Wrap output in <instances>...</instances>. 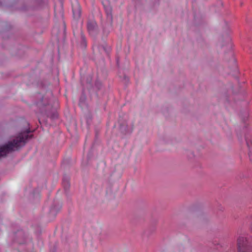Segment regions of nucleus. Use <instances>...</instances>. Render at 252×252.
<instances>
[{"mask_svg": "<svg viewBox=\"0 0 252 252\" xmlns=\"http://www.w3.org/2000/svg\"><path fill=\"white\" fill-rule=\"evenodd\" d=\"M32 131L28 128L21 132L11 140L0 146V158L5 157L8 154L20 150L32 138L33 135L30 134Z\"/></svg>", "mask_w": 252, "mask_h": 252, "instance_id": "nucleus-1", "label": "nucleus"}, {"mask_svg": "<svg viewBox=\"0 0 252 252\" xmlns=\"http://www.w3.org/2000/svg\"><path fill=\"white\" fill-rule=\"evenodd\" d=\"M54 108L49 103L48 100L46 98L41 97L40 100L36 103V105L39 109L41 113L46 115L52 119H55L58 118V115L56 111L58 107V103H55Z\"/></svg>", "mask_w": 252, "mask_h": 252, "instance_id": "nucleus-2", "label": "nucleus"}, {"mask_svg": "<svg viewBox=\"0 0 252 252\" xmlns=\"http://www.w3.org/2000/svg\"><path fill=\"white\" fill-rule=\"evenodd\" d=\"M238 252H252V246L247 238L239 237L237 239Z\"/></svg>", "mask_w": 252, "mask_h": 252, "instance_id": "nucleus-3", "label": "nucleus"}, {"mask_svg": "<svg viewBox=\"0 0 252 252\" xmlns=\"http://www.w3.org/2000/svg\"><path fill=\"white\" fill-rule=\"evenodd\" d=\"M104 9L107 16V21L108 23L107 26H105L103 30V34L107 36L110 33L112 29V25L113 22L112 9L110 5H104Z\"/></svg>", "mask_w": 252, "mask_h": 252, "instance_id": "nucleus-4", "label": "nucleus"}, {"mask_svg": "<svg viewBox=\"0 0 252 252\" xmlns=\"http://www.w3.org/2000/svg\"><path fill=\"white\" fill-rule=\"evenodd\" d=\"M87 30L89 33L94 35L96 34L98 32V26L95 21L89 20L87 22Z\"/></svg>", "mask_w": 252, "mask_h": 252, "instance_id": "nucleus-5", "label": "nucleus"}, {"mask_svg": "<svg viewBox=\"0 0 252 252\" xmlns=\"http://www.w3.org/2000/svg\"><path fill=\"white\" fill-rule=\"evenodd\" d=\"M120 129L123 133H129L131 132L133 129V125L125 120L122 123L120 124Z\"/></svg>", "mask_w": 252, "mask_h": 252, "instance_id": "nucleus-6", "label": "nucleus"}, {"mask_svg": "<svg viewBox=\"0 0 252 252\" xmlns=\"http://www.w3.org/2000/svg\"><path fill=\"white\" fill-rule=\"evenodd\" d=\"M15 237L16 239V241L18 243L20 244L25 243L26 241V236L24 232L23 231H18L15 234Z\"/></svg>", "mask_w": 252, "mask_h": 252, "instance_id": "nucleus-7", "label": "nucleus"}, {"mask_svg": "<svg viewBox=\"0 0 252 252\" xmlns=\"http://www.w3.org/2000/svg\"><path fill=\"white\" fill-rule=\"evenodd\" d=\"M63 185L65 191L66 192L68 190L70 187L69 178L64 175L63 179Z\"/></svg>", "mask_w": 252, "mask_h": 252, "instance_id": "nucleus-8", "label": "nucleus"}, {"mask_svg": "<svg viewBox=\"0 0 252 252\" xmlns=\"http://www.w3.org/2000/svg\"><path fill=\"white\" fill-rule=\"evenodd\" d=\"M98 49L101 54L105 53L108 55L110 51L109 47L107 46L106 44H103L99 45L97 47Z\"/></svg>", "mask_w": 252, "mask_h": 252, "instance_id": "nucleus-9", "label": "nucleus"}, {"mask_svg": "<svg viewBox=\"0 0 252 252\" xmlns=\"http://www.w3.org/2000/svg\"><path fill=\"white\" fill-rule=\"evenodd\" d=\"M72 11L74 18L76 19L79 18L81 16V10L78 3H77V6L76 8L73 7Z\"/></svg>", "mask_w": 252, "mask_h": 252, "instance_id": "nucleus-10", "label": "nucleus"}, {"mask_svg": "<svg viewBox=\"0 0 252 252\" xmlns=\"http://www.w3.org/2000/svg\"><path fill=\"white\" fill-rule=\"evenodd\" d=\"M61 206L59 204L54 205L50 209V213L52 216H56L57 213L61 209Z\"/></svg>", "mask_w": 252, "mask_h": 252, "instance_id": "nucleus-11", "label": "nucleus"}, {"mask_svg": "<svg viewBox=\"0 0 252 252\" xmlns=\"http://www.w3.org/2000/svg\"><path fill=\"white\" fill-rule=\"evenodd\" d=\"M246 143L247 146L249 149V155L251 160H252V149L251 148V144H252V142L251 139L247 136L245 137Z\"/></svg>", "mask_w": 252, "mask_h": 252, "instance_id": "nucleus-12", "label": "nucleus"}, {"mask_svg": "<svg viewBox=\"0 0 252 252\" xmlns=\"http://www.w3.org/2000/svg\"><path fill=\"white\" fill-rule=\"evenodd\" d=\"M81 46L82 48H85L87 46V42L85 39V36L83 34V33H81Z\"/></svg>", "mask_w": 252, "mask_h": 252, "instance_id": "nucleus-13", "label": "nucleus"}, {"mask_svg": "<svg viewBox=\"0 0 252 252\" xmlns=\"http://www.w3.org/2000/svg\"><path fill=\"white\" fill-rule=\"evenodd\" d=\"M36 3L38 4V6L35 7H32V6H30V7H28L27 8H22V10H29L30 9L31 10H35V9H38L39 7H40V6H41L40 5V3H41V1H37L36 2Z\"/></svg>", "mask_w": 252, "mask_h": 252, "instance_id": "nucleus-14", "label": "nucleus"}, {"mask_svg": "<svg viewBox=\"0 0 252 252\" xmlns=\"http://www.w3.org/2000/svg\"><path fill=\"white\" fill-rule=\"evenodd\" d=\"M92 77L91 76H89L86 78L87 87L88 89H91L92 87Z\"/></svg>", "mask_w": 252, "mask_h": 252, "instance_id": "nucleus-15", "label": "nucleus"}, {"mask_svg": "<svg viewBox=\"0 0 252 252\" xmlns=\"http://www.w3.org/2000/svg\"><path fill=\"white\" fill-rule=\"evenodd\" d=\"M92 116H91V115H88L86 118V123L88 125H90L91 124V122L92 121Z\"/></svg>", "mask_w": 252, "mask_h": 252, "instance_id": "nucleus-16", "label": "nucleus"}, {"mask_svg": "<svg viewBox=\"0 0 252 252\" xmlns=\"http://www.w3.org/2000/svg\"><path fill=\"white\" fill-rule=\"evenodd\" d=\"M230 41H231L230 37L228 35H227L225 39V44H222V46H224L225 44L229 43L230 42Z\"/></svg>", "mask_w": 252, "mask_h": 252, "instance_id": "nucleus-17", "label": "nucleus"}, {"mask_svg": "<svg viewBox=\"0 0 252 252\" xmlns=\"http://www.w3.org/2000/svg\"><path fill=\"white\" fill-rule=\"evenodd\" d=\"M95 86L97 89V90H100L101 87V84L100 82L96 81L95 83Z\"/></svg>", "mask_w": 252, "mask_h": 252, "instance_id": "nucleus-18", "label": "nucleus"}, {"mask_svg": "<svg viewBox=\"0 0 252 252\" xmlns=\"http://www.w3.org/2000/svg\"><path fill=\"white\" fill-rule=\"evenodd\" d=\"M85 99H86L85 96L82 95L80 98V104H81V103H84L85 101Z\"/></svg>", "mask_w": 252, "mask_h": 252, "instance_id": "nucleus-19", "label": "nucleus"}, {"mask_svg": "<svg viewBox=\"0 0 252 252\" xmlns=\"http://www.w3.org/2000/svg\"><path fill=\"white\" fill-rule=\"evenodd\" d=\"M189 154L190 155L189 156V158H192V157H193V153H192V152H189Z\"/></svg>", "mask_w": 252, "mask_h": 252, "instance_id": "nucleus-20", "label": "nucleus"}, {"mask_svg": "<svg viewBox=\"0 0 252 252\" xmlns=\"http://www.w3.org/2000/svg\"><path fill=\"white\" fill-rule=\"evenodd\" d=\"M176 249H179V252L180 251V250H183V247L182 246H180L178 248H176Z\"/></svg>", "mask_w": 252, "mask_h": 252, "instance_id": "nucleus-21", "label": "nucleus"}, {"mask_svg": "<svg viewBox=\"0 0 252 252\" xmlns=\"http://www.w3.org/2000/svg\"><path fill=\"white\" fill-rule=\"evenodd\" d=\"M124 79H125L126 81L128 80V79L127 78V77H126V76H124Z\"/></svg>", "mask_w": 252, "mask_h": 252, "instance_id": "nucleus-22", "label": "nucleus"}, {"mask_svg": "<svg viewBox=\"0 0 252 252\" xmlns=\"http://www.w3.org/2000/svg\"><path fill=\"white\" fill-rule=\"evenodd\" d=\"M221 40L222 41V42H223V37H221Z\"/></svg>", "mask_w": 252, "mask_h": 252, "instance_id": "nucleus-23", "label": "nucleus"}, {"mask_svg": "<svg viewBox=\"0 0 252 252\" xmlns=\"http://www.w3.org/2000/svg\"><path fill=\"white\" fill-rule=\"evenodd\" d=\"M2 5V2L0 1V6Z\"/></svg>", "mask_w": 252, "mask_h": 252, "instance_id": "nucleus-24", "label": "nucleus"}]
</instances>
